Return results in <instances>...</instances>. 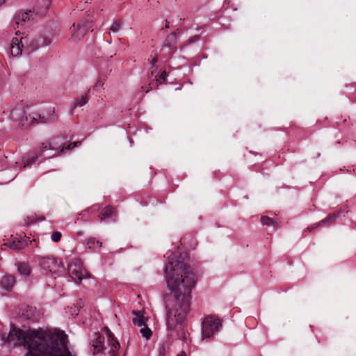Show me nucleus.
<instances>
[{
    "label": "nucleus",
    "instance_id": "1",
    "mask_svg": "<svg viewBox=\"0 0 356 356\" xmlns=\"http://www.w3.org/2000/svg\"><path fill=\"white\" fill-rule=\"evenodd\" d=\"M168 258L164 270L165 280L168 289L175 293L165 300L168 337L187 342L183 322L189 312L191 293L195 284L196 276L180 253L174 252Z\"/></svg>",
    "mask_w": 356,
    "mask_h": 356
},
{
    "label": "nucleus",
    "instance_id": "2",
    "mask_svg": "<svg viewBox=\"0 0 356 356\" xmlns=\"http://www.w3.org/2000/svg\"><path fill=\"white\" fill-rule=\"evenodd\" d=\"M1 339L9 346H23L28 350L25 356H71L66 334L56 329L25 332L11 325Z\"/></svg>",
    "mask_w": 356,
    "mask_h": 356
},
{
    "label": "nucleus",
    "instance_id": "3",
    "mask_svg": "<svg viewBox=\"0 0 356 356\" xmlns=\"http://www.w3.org/2000/svg\"><path fill=\"white\" fill-rule=\"evenodd\" d=\"M105 336L107 338L108 344L111 346L109 351L110 356H117L120 347V343L107 327L102 328L101 332L98 331L94 332L92 338L90 339V353L93 355L103 354L106 348L104 345Z\"/></svg>",
    "mask_w": 356,
    "mask_h": 356
},
{
    "label": "nucleus",
    "instance_id": "4",
    "mask_svg": "<svg viewBox=\"0 0 356 356\" xmlns=\"http://www.w3.org/2000/svg\"><path fill=\"white\" fill-rule=\"evenodd\" d=\"M60 140V139L59 138H54L45 143H42L38 152H33L27 156L26 161L24 163V168L31 166L33 163H35L38 158L42 156V153L48 149L54 151L55 153L52 155L47 156L45 157L46 159L60 155V153H62L65 149H72L74 147H77L78 145L81 144L80 142H74L67 145L63 146L57 141Z\"/></svg>",
    "mask_w": 356,
    "mask_h": 356
},
{
    "label": "nucleus",
    "instance_id": "5",
    "mask_svg": "<svg viewBox=\"0 0 356 356\" xmlns=\"http://www.w3.org/2000/svg\"><path fill=\"white\" fill-rule=\"evenodd\" d=\"M10 118L13 120L18 122L23 127H29L34 122H45L44 117L37 112L27 114L17 105L10 111Z\"/></svg>",
    "mask_w": 356,
    "mask_h": 356
},
{
    "label": "nucleus",
    "instance_id": "6",
    "mask_svg": "<svg viewBox=\"0 0 356 356\" xmlns=\"http://www.w3.org/2000/svg\"><path fill=\"white\" fill-rule=\"evenodd\" d=\"M222 327V323L219 318L207 316L202 323V339L205 340L218 333Z\"/></svg>",
    "mask_w": 356,
    "mask_h": 356
},
{
    "label": "nucleus",
    "instance_id": "7",
    "mask_svg": "<svg viewBox=\"0 0 356 356\" xmlns=\"http://www.w3.org/2000/svg\"><path fill=\"white\" fill-rule=\"evenodd\" d=\"M39 265L44 270L52 273H62L64 270L62 263L54 257L40 258Z\"/></svg>",
    "mask_w": 356,
    "mask_h": 356
},
{
    "label": "nucleus",
    "instance_id": "8",
    "mask_svg": "<svg viewBox=\"0 0 356 356\" xmlns=\"http://www.w3.org/2000/svg\"><path fill=\"white\" fill-rule=\"evenodd\" d=\"M69 277L76 283H79L84 275L82 264L78 259H73L67 265Z\"/></svg>",
    "mask_w": 356,
    "mask_h": 356
},
{
    "label": "nucleus",
    "instance_id": "9",
    "mask_svg": "<svg viewBox=\"0 0 356 356\" xmlns=\"http://www.w3.org/2000/svg\"><path fill=\"white\" fill-rule=\"evenodd\" d=\"M97 70L99 71V77L93 86V89L95 91H99L104 86L103 80H104L107 74L111 72V65L108 61L103 60L102 63L98 65Z\"/></svg>",
    "mask_w": 356,
    "mask_h": 356
},
{
    "label": "nucleus",
    "instance_id": "10",
    "mask_svg": "<svg viewBox=\"0 0 356 356\" xmlns=\"http://www.w3.org/2000/svg\"><path fill=\"white\" fill-rule=\"evenodd\" d=\"M88 31V28L86 23H79L77 26H76L75 23H74L70 28V32L72 33L71 40L74 42L79 41L87 33Z\"/></svg>",
    "mask_w": 356,
    "mask_h": 356
},
{
    "label": "nucleus",
    "instance_id": "11",
    "mask_svg": "<svg viewBox=\"0 0 356 356\" xmlns=\"http://www.w3.org/2000/svg\"><path fill=\"white\" fill-rule=\"evenodd\" d=\"M27 41L28 38L26 37H21L20 38H13L10 47L11 56L16 57L22 55V48L24 47V44L27 43Z\"/></svg>",
    "mask_w": 356,
    "mask_h": 356
},
{
    "label": "nucleus",
    "instance_id": "12",
    "mask_svg": "<svg viewBox=\"0 0 356 356\" xmlns=\"http://www.w3.org/2000/svg\"><path fill=\"white\" fill-rule=\"evenodd\" d=\"M51 0H37L33 12L40 16L45 15L51 6Z\"/></svg>",
    "mask_w": 356,
    "mask_h": 356
},
{
    "label": "nucleus",
    "instance_id": "13",
    "mask_svg": "<svg viewBox=\"0 0 356 356\" xmlns=\"http://www.w3.org/2000/svg\"><path fill=\"white\" fill-rule=\"evenodd\" d=\"M340 212L338 213H334L332 214L328 215L325 218L321 220L318 223L314 224V225L309 227V231L311 232L313 229H314L316 227L321 226V225H326L330 226L336 222L337 218L339 216Z\"/></svg>",
    "mask_w": 356,
    "mask_h": 356
},
{
    "label": "nucleus",
    "instance_id": "14",
    "mask_svg": "<svg viewBox=\"0 0 356 356\" xmlns=\"http://www.w3.org/2000/svg\"><path fill=\"white\" fill-rule=\"evenodd\" d=\"M30 12L19 10L14 15V22L17 27L24 26L25 23L29 20Z\"/></svg>",
    "mask_w": 356,
    "mask_h": 356
},
{
    "label": "nucleus",
    "instance_id": "15",
    "mask_svg": "<svg viewBox=\"0 0 356 356\" xmlns=\"http://www.w3.org/2000/svg\"><path fill=\"white\" fill-rule=\"evenodd\" d=\"M101 220L106 222H115V213L113 207L111 206L106 207L100 213Z\"/></svg>",
    "mask_w": 356,
    "mask_h": 356
},
{
    "label": "nucleus",
    "instance_id": "16",
    "mask_svg": "<svg viewBox=\"0 0 356 356\" xmlns=\"http://www.w3.org/2000/svg\"><path fill=\"white\" fill-rule=\"evenodd\" d=\"M15 283V277L13 275H5L1 280V286L3 289L9 291L12 289Z\"/></svg>",
    "mask_w": 356,
    "mask_h": 356
},
{
    "label": "nucleus",
    "instance_id": "17",
    "mask_svg": "<svg viewBox=\"0 0 356 356\" xmlns=\"http://www.w3.org/2000/svg\"><path fill=\"white\" fill-rule=\"evenodd\" d=\"M87 102H88V96L86 94L85 95H82L81 97L77 98L71 106V108L70 111V114L73 115L74 113V109L76 107H81V106H84L87 103Z\"/></svg>",
    "mask_w": 356,
    "mask_h": 356
},
{
    "label": "nucleus",
    "instance_id": "18",
    "mask_svg": "<svg viewBox=\"0 0 356 356\" xmlns=\"http://www.w3.org/2000/svg\"><path fill=\"white\" fill-rule=\"evenodd\" d=\"M177 33L176 32H172L170 35H168L164 45L167 47L168 49L172 48L175 44L177 43Z\"/></svg>",
    "mask_w": 356,
    "mask_h": 356
},
{
    "label": "nucleus",
    "instance_id": "19",
    "mask_svg": "<svg viewBox=\"0 0 356 356\" xmlns=\"http://www.w3.org/2000/svg\"><path fill=\"white\" fill-rule=\"evenodd\" d=\"M17 268L18 272L19 273H21L22 275L28 276V275H29V274L31 273L29 266L25 263H22V262L17 263Z\"/></svg>",
    "mask_w": 356,
    "mask_h": 356
},
{
    "label": "nucleus",
    "instance_id": "20",
    "mask_svg": "<svg viewBox=\"0 0 356 356\" xmlns=\"http://www.w3.org/2000/svg\"><path fill=\"white\" fill-rule=\"evenodd\" d=\"M22 317L26 320L35 321L34 311L32 307H27L22 314Z\"/></svg>",
    "mask_w": 356,
    "mask_h": 356
},
{
    "label": "nucleus",
    "instance_id": "21",
    "mask_svg": "<svg viewBox=\"0 0 356 356\" xmlns=\"http://www.w3.org/2000/svg\"><path fill=\"white\" fill-rule=\"evenodd\" d=\"M25 245L26 243L24 240L14 239L13 242L10 244V248L14 250H21L24 248Z\"/></svg>",
    "mask_w": 356,
    "mask_h": 356
},
{
    "label": "nucleus",
    "instance_id": "22",
    "mask_svg": "<svg viewBox=\"0 0 356 356\" xmlns=\"http://www.w3.org/2000/svg\"><path fill=\"white\" fill-rule=\"evenodd\" d=\"M122 24H123V22L120 19H118L117 21H115L111 29H110V31L112 32V33H118L120 29H121V27L122 26Z\"/></svg>",
    "mask_w": 356,
    "mask_h": 356
},
{
    "label": "nucleus",
    "instance_id": "23",
    "mask_svg": "<svg viewBox=\"0 0 356 356\" xmlns=\"http://www.w3.org/2000/svg\"><path fill=\"white\" fill-rule=\"evenodd\" d=\"M134 324L137 325L139 327H142L143 325H145V317L142 316H138L133 318L132 320Z\"/></svg>",
    "mask_w": 356,
    "mask_h": 356
},
{
    "label": "nucleus",
    "instance_id": "24",
    "mask_svg": "<svg viewBox=\"0 0 356 356\" xmlns=\"http://www.w3.org/2000/svg\"><path fill=\"white\" fill-rule=\"evenodd\" d=\"M88 216V211L87 210L83 211L81 212L79 217L77 218V220L76 221V223H81L82 222L87 221Z\"/></svg>",
    "mask_w": 356,
    "mask_h": 356
},
{
    "label": "nucleus",
    "instance_id": "25",
    "mask_svg": "<svg viewBox=\"0 0 356 356\" xmlns=\"http://www.w3.org/2000/svg\"><path fill=\"white\" fill-rule=\"evenodd\" d=\"M140 333L142 334L143 337H145L146 339H149L152 335V331L149 328H148L146 325L144 327L141 328L140 330Z\"/></svg>",
    "mask_w": 356,
    "mask_h": 356
},
{
    "label": "nucleus",
    "instance_id": "26",
    "mask_svg": "<svg viewBox=\"0 0 356 356\" xmlns=\"http://www.w3.org/2000/svg\"><path fill=\"white\" fill-rule=\"evenodd\" d=\"M261 222L264 225H273L275 226V222L271 218L268 216H262L261 218Z\"/></svg>",
    "mask_w": 356,
    "mask_h": 356
},
{
    "label": "nucleus",
    "instance_id": "27",
    "mask_svg": "<svg viewBox=\"0 0 356 356\" xmlns=\"http://www.w3.org/2000/svg\"><path fill=\"white\" fill-rule=\"evenodd\" d=\"M66 312L70 314L71 316H77L79 314L78 307L73 305L67 308Z\"/></svg>",
    "mask_w": 356,
    "mask_h": 356
},
{
    "label": "nucleus",
    "instance_id": "28",
    "mask_svg": "<svg viewBox=\"0 0 356 356\" xmlns=\"http://www.w3.org/2000/svg\"><path fill=\"white\" fill-rule=\"evenodd\" d=\"M166 76H167L166 72L165 71L162 72L161 74H160V76H159V78L156 79V80L157 85L164 83L165 81Z\"/></svg>",
    "mask_w": 356,
    "mask_h": 356
},
{
    "label": "nucleus",
    "instance_id": "29",
    "mask_svg": "<svg viewBox=\"0 0 356 356\" xmlns=\"http://www.w3.org/2000/svg\"><path fill=\"white\" fill-rule=\"evenodd\" d=\"M61 233L60 232H54L52 233L51 236V238L52 241L57 243L60 241L61 238Z\"/></svg>",
    "mask_w": 356,
    "mask_h": 356
},
{
    "label": "nucleus",
    "instance_id": "30",
    "mask_svg": "<svg viewBox=\"0 0 356 356\" xmlns=\"http://www.w3.org/2000/svg\"><path fill=\"white\" fill-rule=\"evenodd\" d=\"M90 249L92 248H99L102 246V242L99 241H96L95 238H90Z\"/></svg>",
    "mask_w": 356,
    "mask_h": 356
},
{
    "label": "nucleus",
    "instance_id": "31",
    "mask_svg": "<svg viewBox=\"0 0 356 356\" xmlns=\"http://www.w3.org/2000/svg\"><path fill=\"white\" fill-rule=\"evenodd\" d=\"M166 348L165 345L163 343L159 348V355L158 356H165Z\"/></svg>",
    "mask_w": 356,
    "mask_h": 356
},
{
    "label": "nucleus",
    "instance_id": "32",
    "mask_svg": "<svg viewBox=\"0 0 356 356\" xmlns=\"http://www.w3.org/2000/svg\"><path fill=\"white\" fill-rule=\"evenodd\" d=\"M199 40H200L199 35H194L193 37L191 38L189 40H188L186 42V44H190L194 43L195 42H197Z\"/></svg>",
    "mask_w": 356,
    "mask_h": 356
},
{
    "label": "nucleus",
    "instance_id": "33",
    "mask_svg": "<svg viewBox=\"0 0 356 356\" xmlns=\"http://www.w3.org/2000/svg\"><path fill=\"white\" fill-rule=\"evenodd\" d=\"M28 222H26V225H30L35 222V220L32 217H27Z\"/></svg>",
    "mask_w": 356,
    "mask_h": 356
},
{
    "label": "nucleus",
    "instance_id": "34",
    "mask_svg": "<svg viewBox=\"0 0 356 356\" xmlns=\"http://www.w3.org/2000/svg\"><path fill=\"white\" fill-rule=\"evenodd\" d=\"M157 56H154L151 60V65L153 66L157 62Z\"/></svg>",
    "mask_w": 356,
    "mask_h": 356
},
{
    "label": "nucleus",
    "instance_id": "35",
    "mask_svg": "<svg viewBox=\"0 0 356 356\" xmlns=\"http://www.w3.org/2000/svg\"><path fill=\"white\" fill-rule=\"evenodd\" d=\"M141 312H137V311H132V314L136 315V316H142V314H140Z\"/></svg>",
    "mask_w": 356,
    "mask_h": 356
},
{
    "label": "nucleus",
    "instance_id": "36",
    "mask_svg": "<svg viewBox=\"0 0 356 356\" xmlns=\"http://www.w3.org/2000/svg\"><path fill=\"white\" fill-rule=\"evenodd\" d=\"M177 356H186V353L185 351H181Z\"/></svg>",
    "mask_w": 356,
    "mask_h": 356
},
{
    "label": "nucleus",
    "instance_id": "37",
    "mask_svg": "<svg viewBox=\"0 0 356 356\" xmlns=\"http://www.w3.org/2000/svg\"><path fill=\"white\" fill-rule=\"evenodd\" d=\"M76 234L78 236H82L84 234V232L83 231H78Z\"/></svg>",
    "mask_w": 356,
    "mask_h": 356
},
{
    "label": "nucleus",
    "instance_id": "38",
    "mask_svg": "<svg viewBox=\"0 0 356 356\" xmlns=\"http://www.w3.org/2000/svg\"><path fill=\"white\" fill-rule=\"evenodd\" d=\"M6 3V0H0V7Z\"/></svg>",
    "mask_w": 356,
    "mask_h": 356
},
{
    "label": "nucleus",
    "instance_id": "39",
    "mask_svg": "<svg viewBox=\"0 0 356 356\" xmlns=\"http://www.w3.org/2000/svg\"><path fill=\"white\" fill-rule=\"evenodd\" d=\"M165 27L168 28L169 27V22L165 20Z\"/></svg>",
    "mask_w": 356,
    "mask_h": 356
},
{
    "label": "nucleus",
    "instance_id": "40",
    "mask_svg": "<svg viewBox=\"0 0 356 356\" xmlns=\"http://www.w3.org/2000/svg\"><path fill=\"white\" fill-rule=\"evenodd\" d=\"M38 48V47L37 46V47H35V48H33V49L31 50V51H35V49H37Z\"/></svg>",
    "mask_w": 356,
    "mask_h": 356
},
{
    "label": "nucleus",
    "instance_id": "41",
    "mask_svg": "<svg viewBox=\"0 0 356 356\" xmlns=\"http://www.w3.org/2000/svg\"><path fill=\"white\" fill-rule=\"evenodd\" d=\"M44 219H45V218H44V216H42V217L40 218V221H43V220H44Z\"/></svg>",
    "mask_w": 356,
    "mask_h": 356
},
{
    "label": "nucleus",
    "instance_id": "42",
    "mask_svg": "<svg viewBox=\"0 0 356 356\" xmlns=\"http://www.w3.org/2000/svg\"><path fill=\"white\" fill-rule=\"evenodd\" d=\"M19 34H20V31H17L15 32V35H18Z\"/></svg>",
    "mask_w": 356,
    "mask_h": 356
},
{
    "label": "nucleus",
    "instance_id": "43",
    "mask_svg": "<svg viewBox=\"0 0 356 356\" xmlns=\"http://www.w3.org/2000/svg\"><path fill=\"white\" fill-rule=\"evenodd\" d=\"M149 90H151V88H149L147 90H146V92H148L149 91Z\"/></svg>",
    "mask_w": 356,
    "mask_h": 356
},
{
    "label": "nucleus",
    "instance_id": "44",
    "mask_svg": "<svg viewBox=\"0 0 356 356\" xmlns=\"http://www.w3.org/2000/svg\"><path fill=\"white\" fill-rule=\"evenodd\" d=\"M88 243H89V240H87L86 244H88Z\"/></svg>",
    "mask_w": 356,
    "mask_h": 356
}]
</instances>
